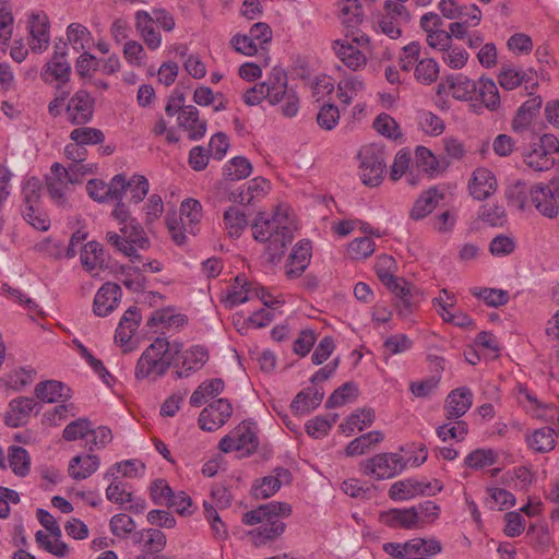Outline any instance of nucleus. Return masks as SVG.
I'll list each match as a JSON object with an SVG mask.
<instances>
[{"label":"nucleus","mask_w":559,"mask_h":559,"mask_svg":"<svg viewBox=\"0 0 559 559\" xmlns=\"http://www.w3.org/2000/svg\"><path fill=\"white\" fill-rule=\"evenodd\" d=\"M141 322V314L136 307H130L126 310L115 333V343L119 345L123 352H131L134 348L133 335Z\"/></svg>","instance_id":"19"},{"label":"nucleus","mask_w":559,"mask_h":559,"mask_svg":"<svg viewBox=\"0 0 559 559\" xmlns=\"http://www.w3.org/2000/svg\"><path fill=\"white\" fill-rule=\"evenodd\" d=\"M252 164L243 156H236L227 160L223 167V176L229 181L246 179L252 173Z\"/></svg>","instance_id":"53"},{"label":"nucleus","mask_w":559,"mask_h":559,"mask_svg":"<svg viewBox=\"0 0 559 559\" xmlns=\"http://www.w3.org/2000/svg\"><path fill=\"white\" fill-rule=\"evenodd\" d=\"M507 197L512 205L522 211L533 206L547 218H555L559 214V188L555 182L527 187L519 181L509 188Z\"/></svg>","instance_id":"3"},{"label":"nucleus","mask_w":559,"mask_h":559,"mask_svg":"<svg viewBox=\"0 0 559 559\" xmlns=\"http://www.w3.org/2000/svg\"><path fill=\"white\" fill-rule=\"evenodd\" d=\"M81 262L83 267L93 274H96L105 264L103 247L96 241L85 243L81 251Z\"/></svg>","instance_id":"46"},{"label":"nucleus","mask_w":559,"mask_h":559,"mask_svg":"<svg viewBox=\"0 0 559 559\" xmlns=\"http://www.w3.org/2000/svg\"><path fill=\"white\" fill-rule=\"evenodd\" d=\"M383 439L384 435L380 430L369 431L352 440L345 449V454L347 456L362 455L381 443Z\"/></svg>","instance_id":"44"},{"label":"nucleus","mask_w":559,"mask_h":559,"mask_svg":"<svg viewBox=\"0 0 559 559\" xmlns=\"http://www.w3.org/2000/svg\"><path fill=\"white\" fill-rule=\"evenodd\" d=\"M535 74L532 69L524 71L511 64H503L498 74V82L506 91H513L522 84H525L526 90H534L538 85Z\"/></svg>","instance_id":"20"},{"label":"nucleus","mask_w":559,"mask_h":559,"mask_svg":"<svg viewBox=\"0 0 559 559\" xmlns=\"http://www.w3.org/2000/svg\"><path fill=\"white\" fill-rule=\"evenodd\" d=\"M419 479L405 478L390 486L388 496L393 501H407L418 497Z\"/></svg>","instance_id":"52"},{"label":"nucleus","mask_w":559,"mask_h":559,"mask_svg":"<svg viewBox=\"0 0 559 559\" xmlns=\"http://www.w3.org/2000/svg\"><path fill=\"white\" fill-rule=\"evenodd\" d=\"M207 360L209 354L204 347L200 345L192 346L182 354V367L176 371V378L189 377L191 372L200 370Z\"/></svg>","instance_id":"38"},{"label":"nucleus","mask_w":559,"mask_h":559,"mask_svg":"<svg viewBox=\"0 0 559 559\" xmlns=\"http://www.w3.org/2000/svg\"><path fill=\"white\" fill-rule=\"evenodd\" d=\"M106 238L111 246L131 258L132 261L140 259L135 247L143 249L148 246V239L143 228L135 221L121 226L120 234L108 231Z\"/></svg>","instance_id":"6"},{"label":"nucleus","mask_w":559,"mask_h":559,"mask_svg":"<svg viewBox=\"0 0 559 559\" xmlns=\"http://www.w3.org/2000/svg\"><path fill=\"white\" fill-rule=\"evenodd\" d=\"M131 540L140 550L131 554L130 559H167L160 552L165 549L166 535L157 528H143L131 535Z\"/></svg>","instance_id":"11"},{"label":"nucleus","mask_w":559,"mask_h":559,"mask_svg":"<svg viewBox=\"0 0 559 559\" xmlns=\"http://www.w3.org/2000/svg\"><path fill=\"white\" fill-rule=\"evenodd\" d=\"M121 288L115 283H105L96 293L93 302V311L97 317H106L119 305Z\"/></svg>","instance_id":"23"},{"label":"nucleus","mask_w":559,"mask_h":559,"mask_svg":"<svg viewBox=\"0 0 559 559\" xmlns=\"http://www.w3.org/2000/svg\"><path fill=\"white\" fill-rule=\"evenodd\" d=\"M558 436L550 427H542L528 431L525 441L530 450L535 453H548L556 448Z\"/></svg>","instance_id":"33"},{"label":"nucleus","mask_w":559,"mask_h":559,"mask_svg":"<svg viewBox=\"0 0 559 559\" xmlns=\"http://www.w3.org/2000/svg\"><path fill=\"white\" fill-rule=\"evenodd\" d=\"M295 229L293 211L288 205L275 207L271 218L258 216L252 225V235L257 241L266 243V251L272 262L284 254L293 240Z\"/></svg>","instance_id":"1"},{"label":"nucleus","mask_w":559,"mask_h":559,"mask_svg":"<svg viewBox=\"0 0 559 559\" xmlns=\"http://www.w3.org/2000/svg\"><path fill=\"white\" fill-rule=\"evenodd\" d=\"M72 142L78 143L81 146L95 145L103 143L105 134L102 130L92 127H80L73 129L69 135Z\"/></svg>","instance_id":"60"},{"label":"nucleus","mask_w":559,"mask_h":559,"mask_svg":"<svg viewBox=\"0 0 559 559\" xmlns=\"http://www.w3.org/2000/svg\"><path fill=\"white\" fill-rule=\"evenodd\" d=\"M449 87L453 98L457 100H471L474 98L476 88V81L471 80L462 73L451 74L444 79V82L439 84L438 93Z\"/></svg>","instance_id":"31"},{"label":"nucleus","mask_w":559,"mask_h":559,"mask_svg":"<svg viewBox=\"0 0 559 559\" xmlns=\"http://www.w3.org/2000/svg\"><path fill=\"white\" fill-rule=\"evenodd\" d=\"M542 98L539 96H534L527 99L525 103L521 105L518 109V112L513 119L512 126L514 130H523L530 126L533 118L539 111L542 106Z\"/></svg>","instance_id":"55"},{"label":"nucleus","mask_w":559,"mask_h":559,"mask_svg":"<svg viewBox=\"0 0 559 559\" xmlns=\"http://www.w3.org/2000/svg\"><path fill=\"white\" fill-rule=\"evenodd\" d=\"M71 67L66 58V52L56 51L51 59L45 63L40 71V78L45 83L57 82L58 85L64 84L70 79Z\"/></svg>","instance_id":"24"},{"label":"nucleus","mask_w":559,"mask_h":559,"mask_svg":"<svg viewBox=\"0 0 559 559\" xmlns=\"http://www.w3.org/2000/svg\"><path fill=\"white\" fill-rule=\"evenodd\" d=\"M440 73V66L433 58H424L419 60L414 68L416 81L424 85L435 83Z\"/></svg>","instance_id":"56"},{"label":"nucleus","mask_w":559,"mask_h":559,"mask_svg":"<svg viewBox=\"0 0 559 559\" xmlns=\"http://www.w3.org/2000/svg\"><path fill=\"white\" fill-rule=\"evenodd\" d=\"M497 179L493 173L485 167L476 168L468 182V191L476 200H485L497 190Z\"/></svg>","instance_id":"22"},{"label":"nucleus","mask_w":559,"mask_h":559,"mask_svg":"<svg viewBox=\"0 0 559 559\" xmlns=\"http://www.w3.org/2000/svg\"><path fill=\"white\" fill-rule=\"evenodd\" d=\"M374 270L379 280L384 285L394 283V278H396L395 273L397 271V264L393 257L388 254L379 255L374 264Z\"/></svg>","instance_id":"63"},{"label":"nucleus","mask_w":559,"mask_h":559,"mask_svg":"<svg viewBox=\"0 0 559 559\" xmlns=\"http://www.w3.org/2000/svg\"><path fill=\"white\" fill-rule=\"evenodd\" d=\"M258 285L249 283L243 276H237L222 297V301L227 308H234L253 299V295H258Z\"/></svg>","instance_id":"27"},{"label":"nucleus","mask_w":559,"mask_h":559,"mask_svg":"<svg viewBox=\"0 0 559 559\" xmlns=\"http://www.w3.org/2000/svg\"><path fill=\"white\" fill-rule=\"evenodd\" d=\"M292 514V507L286 502L271 501L242 514L245 525H259L250 530L247 536L255 547H262L277 539L286 528L282 519Z\"/></svg>","instance_id":"2"},{"label":"nucleus","mask_w":559,"mask_h":559,"mask_svg":"<svg viewBox=\"0 0 559 559\" xmlns=\"http://www.w3.org/2000/svg\"><path fill=\"white\" fill-rule=\"evenodd\" d=\"M225 383L222 379L215 378L202 382L190 396V405L193 407L202 406L207 399L214 397L223 392Z\"/></svg>","instance_id":"51"},{"label":"nucleus","mask_w":559,"mask_h":559,"mask_svg":"<svg viewBox=\"0 0 559 559\" xmlns=\"http://www.w3.org/2000/svg\"><path fill=\"white\" fill-rule=\"evenodd\" d=\"M312 247L310 241L301 240L293 249L287 264V275L299 276L308 266L311 259Z\"/></svg>","instance_id":"39"},{"label":"nucleus","mask_w":559,"mask_h":559,"mask_svg":"<svg viewBox=\"0 0 559 559\" xmlns=\"http://www.w3.org/2000/svg\"><path fill=\"white\" fill-rule=\"evenodd\" d=\"M270 191L271 182L264 177L258 176L231 191L228 200L241 205H251L264 199Z\"/></svg>","instance_id":"16"},{"label":"nucleus","mask_w":559,"mask_h":559,"mask_svg":"<svg viewBox=\"0 0 559 559\" xmlns=\"http://www.w3.org/2000/svg\"><path fill=\"white\" fill-rule=\"evenodd\" d=\"M416 510L412 507L393 508L380 513V522L391 528L418 530Z\"/></svg>","instance_id":"30"},{"label":"nucleus","mask_w":559,"mask_h":559,"mask_svg":"<svg viewBox=\"0 0 559 559\" xmlns=\"http://www.w3.org/2000/svg\"><path fill=\"white\" fill-rule=\"evenodd\" d=\"M412 508L416 510V524L418 530L433 523L439 518L441 511L440 507L430 500L412 506Z\"/></svg>","instance_id":"62"},{"label":"nucleus","mask_w":559,"mask_h":559,"mask_svg":"<svg viewBox=\"0 0 559 559\" xmlns=\"http://www.w3.org/2000/svg\"><path fill=\"white\" fill-rule=\"evenodd\" d=\"M408 21V13L404 4L386 0L382 11L377 16V31L391 39L402 35V25Z\"/></svg>","instance_id":"13"},{"label":"nucleus","mask_w":559,"mask_h":559,"mask_svg":"<svg viewBox=\"0 0 559 559\" xmlns=\"http://www.w3.org/2000/svg\"><path fill=\"white\" fill-rule=\"evenodd\" d=\"M99 465V457L95 454L76 455L70 460L68 473L74 480H83L93 475Z\"/></svg>","instance_id":"35"},{"label":"nucleus","mask_w":559,"mask_h":559,"mask_svg":"<svg viewBox=\"0 0 559 559\" xmlns=\"http://www.w3.org/2000/svg\"><path fill=\"white\" fill-rule=\"evenodd\" d=\"M497 462V454L491 449H476L464 459V465L472 469H481Z\"/></svg>","instance_id":"61"},{"label":"nucleus","mask_w":559,"mask_h":559,"mask_svg":"<svg viewBox=\"0 0 559 559\" xmlns=\"http://www.w3.org/2000/svg\"><path fill=\"white\" fill-rule=\"evenodd\" d=\"M366 88V83L359 75H345L337 84V98L346 106L358 97Z\"/></svg>","instance_id":"40"},{"label":"nucleus","mask_w":559,"mask_h":559,"mask_svg":"<svg viewBox=\"0 0 559 559\" xmlns=\"http://www.w3.org/2000/svg\"><path fill=\"white\" fill-rule=\"evenodd\" d=\"M391 546L395 549H400V554L403 556H411L415 558H429L430 556H435L442 550L441 543L433 537L413 538L403 545L397 544L396 546Z\"/></svg>","instance_id":"26"},{"label":"nucleus","mask_w":559,"mask_h":559,"mask_svg":"<svg viewBox=\"0 0 559 559\" xmlns=\"http://www.w3.org/2000/svg\"><path fill=\"white\" fill-rule=\"evenodd\" d=\"M70 389L57 380L39 382L35 388L36 396L46 403H55L59 399H68Z\"/></svg>","instance_id":"50"},{"label":"nucleus","mask_w":559,"mask_h":559,"mask_svg":"<svg viewBox=\"0 0 559 559\" xmlns=\"http://www.w3.org/2000/svg\"><path fill=\"white\" fill-rule=\"evenodd\" d=\"M231 414V404L225 399H218L204 407L200 413V428L210 432L215 431L228 421Z\"/></svg>","instance_id":"17"},{"label":"nucleus","mask_w":559,"mask_h":559,"mask_svg":"<svg viewBox=\"0 0 559 559\" xmlns=\"http://www.w3.org/2000/svg\"><path fill=\"white\" fill-rule=\"evenodd\" d=\"M376 419V414L372 408L365 407L357 409L350 414L344 423L340 425V430L346 436L353 435L356 430L361 431L370 427Z\"/></svg>","instance_id":"42"},{"label":"nucleus","mask_w":559,"mask_h":559,"mask_svg":"<svg viewBox=\"0 0 559 559\" xmlns=\"http://www.w3.org/2000/svg\"><path fill=\"white\" fill-rule=\"evenodd\" d=\"M35 540L40 548L56 557L63 558L69 554V547L61 537H52L49 533L37 531Z\"/></svg>","instance_id":"58"},{"label":"nucleus","mask_w":559,"mask_h":559,"mask_svg":"<svg viewBox=\"0 0 559 559\" xmlns=\"http://www.w3.org/2000/svg\"><path fill=\"white\" fill-rule=\"evenodd\" d=\"M202 219V205L195 199H186L180 205V217L176 213H168L166 216V225L171 239L177 245H183L188 235H197L199 224Z\"/></svg>","instance_id":"5"},{"label":"nucleus","mask_w":559,"mask_h":559,"mask_svg":"<svg viewBox=\"0 0 559 559\" xmlns=\"http://www.w3.org/2000/svg\"><path fill=\"white\" fill-rule=\"evenodd\" d=\"M436 432L443 442L449 440L463 441L467 436L468 426L464 420L448 419L445 424L437 428Z\"/></svg>","instance_id":"57"},{"label":"nucleus","mask_w":559,"mask_h":559,"mask_svg":"<svg viewBox=\"0 0 559 559\" xmlns=\"http://www.w3.org/2000/svg\"><path fill=\"white\" fill-rule=\"evenodd\" d=\"M475 99L489 111H497L500 108L501 100L496 82L487 76H480L476 81Z\"/></svg>","instance_id":"32"},{"label":"nucleus","mask_w":559,"mask_h":559,"mask_svg":"<svg viewBox=\"0 0 559 559\" xmlns=\"http://www.w3.org/2000/svg\"><path fill=\"white\" fill-rule=\"evenodd\" d=\"M358 157L360 164L358 173L361 181L366 186H379L383 179L385 169L384 153L377 145H365L359 151Z\"/></svg>","instance_id":"9"},{"label":"nucleus","mask_w":559,"mask_h":559,"mask_svg":"<svg viewBox=\"0 0 559 559\" xmlns=\"http://www.w3.org/2000/svg\"><path fill=\"white\" fill-rule=\"evenodd\" d=\"M337 16L347 29H356L364 21V10L359 0H338Z\"/></svg>","instance_id":"37"},{"label":"nucleus","mask_w":559,"mask_h":559,"mask_svg":"<svg viewBox=\"0 0 559 559\" xmlns=\"http://www.w3.org/2000/svg\"><path fill=\"white\" fill-rule=\"evenodd\" d=\"M27 28L29 32V49L35 53L46 51L50 44V21L48 15L43 11L29 13Z\"/></svg>","instance_id":"15"},{"label":"nucleus","mask_w":559,"mask_h":559,"mask_svg":"<svg viewBox=\"0 0 559 559\" xmlns=\"http://www.w3.org/2000/svg\"><path fill=\"white\" fill-rule=\"evenodd\" d=\"M288 471L285 468L276 469V475H267L258 480L252 486V495L257 499H266L275 495L282 485V477H286Z\"/></svg>","instance_id":"47"},{"label":"nucleus","mask_w":559,"mask_h":559,"mask_svg":"<svg viewBox=\"0 0 559 559\" xmlns=\"http://www.w3.org/2000/svg\"><path fill=\"white\" fill-rule=\"evenodd\" d=\"M385 286L399 298L396 304L399 313L404 317L408 316L413 311L415 305L412 295V286L403 278L399 277L394 278L393 284H385Z\"/></svg>","instance_id":"49"},{"label":"nucleus","mask_w":559,"mask_h":559,"mask_svg":"<svg viewBox=\"0 0 559 559\" xmlns=\"http://www.w3.org/2000/svg\"><path fill=\"white\" fill-rule=\"evenodd\" d=\"M474 395L469 388L460 386L445 397L443 411L447 419H460L473 405Z\"/></svg>","instance_id":"21"},{"label":"nucleus","mask_w":559,"mask_h":559,"mask_svg":"<svg viewBox=\"0 0 559 559\" xmlns=\"http://www.w3.org/2000/svg\"><path fill=\"white\" fill-rule=\"evenodd\" d=\"M370 38L361 34L347 39H335L332 41V50L335 56L352 71H360L367 66V57L358 47L368 46Z\"/></svg>","instance_id":"10"},{"label":"nucleus","mask_w":559,"mask_h":559,"mask_svg":"<svg viewBox=\"0 0 559 559\" xmlns=\"http://www.w3.org/2000/svg\"><path fill=\"white\" fill-rule=\"evenodd\" d=\"M7 465L12 469L14 475L25 477L31 472V456L26 449L20 445H10L8 448Z\"/></svg>","instance_id":"43"},{"label":"nucleus","mask_w":559,"mask_h":559,"mask_svg":"<svg viewBox=\"0 0 559 559\" xmlns=\"http://www.w3.org/2000/svg\"><path fill=\"white\" fill-rule=\"evenodd\" d=\"M266 100L271 105L280 104L285 95L290 91L287 88L288 79L284 70L273 68L269 76L262 82Z\"/></svg>","instance_id":"29"},{"label":"nucleus","mask_w":559,"mask_h":559,"mask_svg":"<svg viewBox=\"0 0 559 559\" xmlns=\"http://www.w3.org/2000/svg\"><path fill=\"white\" fill-rule=\"evenodd\" d=\"M559 152V142L552 134H544L538 142L533 143L530 151L524 155V163L535 171L550 169L554 164V153Z\"/></svg>","instance_id":"12"},{"label":"nucleus","mask_w":559,"mask_h":559,"mask_svg":"<svg viewBox=\"0 0 559 559\" xmlns=\"http://www.w3.org/2000/svg\"><path fill=\"white\" fill-rule=\"evenodd\" d=\"M258 444L254 424L242 421L221 439L218 448L224 453L235 451L241 455H250L257 450Z\"/></svg>","instance_id":"8"},{"label":"nucleus","mask_w":559,"mask_h":559,"mask_svg":"<svg viewBox=\"0 0 559 559\" xmlns=\"http://www.w3.org/2000/svg\"><path fill=\"white\" fill-rule=\"evenodd\" d=\"M177 119L179 126L188 131L191 140H199L206 132V123L199 119V110L194 106L181 108Z\"/></svg>","instance_id":"36"},{"label":"nucleus","mask_w":559,"mask_h":559,"mask_svg":"<svg viewBox=\"0 0 559 559\" xmlns=\"http://www.w3.org/2000/svg\"><path fill=\"white\" fill-rule=\"evenodd\" d=\"M180 352L181 344L170 343L165 337L155 338L138 359L134 369L135 379L155 382L167 373Z\"/></svg>","instance_id":"4"},{"label":"nucleus","mask_w":559,"mask_h":559,"mask_svg":"<svg viewBox=\"0 0 559 559\" xmlns=\"http://www.w3.org/2000/svg\"><path fill=\"white\" fill-rule=\"evenodd\" d=\"M66 111L72 124H85L93 118L94 99L87 91L79 90L70 98Z\"/></svg>","instance_id":"18"},{"label":"nucleus","mask_w":559,"mask_h":559,"mask_svg":"<svg viewBox=\"0 0 559 559\" xmlns=\"http://www.w3.org/2000/svg\"><path fill=\"white\" fill-rule=\"evenodd\" d=\"M135 29L142 38L146 47L154 51L162 46V35L154 27L153 15L144 10H139L134 13Z\"/></svg>","instance_id":"25"},{"label":"nucleus","mask_w":559,"mask_h":559,"mask_svg":"<svg viewBox=\"0 0 559 559\" xmlns=\"http://www.w3.org/2000/svg\"><path fill=\"white\" fill-rule=\"evenodd\" d=\"M415 159L417 167L431 177L439 175L448 167V163L444 159L438 158L425 146L416 147Z\"/></svg>","instance_id":"41"},{"label":"nucleus","mask_w":559,"mask_h":559,"mask_svg":"<svg viewBox=\"0 0 559 559\" xmlns=\"http://www.w3.org/2000/svg\"><path fill=\"white\" fill-rule=\"evenodd\" d=\"M406 467L404 457L394 452H385L373 455L360 463L364 475L376 480H384L401 474Z\"/></svg>","instance_id":"7"},{"label":"nucleus","mask_w":559,"mask_h":559,"mask_svg":"<svg viewBox=\"0 0 559 559\" xmlns=\"http://www.w3.org/2000/svg\"><path fill=\"white\" fill-rule=\"evenodd\" d=\"M36 402L31 397L14 399L9 403L3 421L8 427L17 428L27 423Z\"/></svg>","instance_id":"28"},{"label":"nucleus","mask_w":559,"mask_h":559,"mask_svg":"<svg viewBox=\"0 0 559 559\" xmlns=\"http://www.w3.org/2000/svg\"><path fill=\"white\" fill-rule=\"evenodd\" d=\"M46 188L52 202L58 206L68 204V194L71 191L72 181L68 169L60 163H53L50 171L45 177Z\"/></svg>","instance_id":"14"},{"label":"nucleus","mask_w":559,"mask_h":559,"mask_svg":"<svg viewBox=\"0 0 559 559\" xmlns=\"http://www.w3.org/2000/svg\"><path fill=\"white\" fill-rule=\"evenodd\" d=\"M187 322V317L182 313L176 312L171 308H164L156 310L152 313L147 321L148 325H162L168 329H178L183 326Z\"/></svg>","instance_id":"54"},{"label":"nucleus","mask_w":559,"mask_h":559,"mask_svg":"<svg viewBox=\"0 0 559 559\" xmlns=\"http://www.w3.org/2000/svg\"><path fill=\"white\" fill-rule=\"evenodd\" d=\"M248 226L247 215L236 206H229L223 214V227L231 238H239Z\"/></svg>","instance_id":"48"},{"label":"nucleus","mask_w":559,"mask_h":559,"mask_svg":"<svg viewBox=\"0 0 559 559\" xmlns=\"http://www.w3.org/2000/svg\"><path fill=\"white\" fill-rule=\"evenodd\" d=\"M444 199V193L437 187L424 191L415 201L411 211V218L419 221L429 215Z\"/></svg>","instance_id":"34"},{"label":"nucleus","mask_w":559,"mask_h":559,"mask_svg":"<svg viewBox=\"0 0 559 559\" xmlns=\"http://www.w3.org/2000/svg\"><path fill=\"white\" fill-rule=\"evenodd\" d=\"M336 415L316 416L306 424L307 433L316 439L325 437L335 424Z\"/></svg>","instance_id":"64"},{"label":"nucleus","mask_w":559,"mask_h":559,"mask_svg":"<svg viewBox=\"0 0 559 559\" xmlns=\"http://www.w3.org/2000/svg\"><path fill=\"white\" fill-rule=\"evenodd\" d=\"M323 400V393L314 388L299 392L292 402V411L296 415H306L317 408Z\"/></svg>","instance_id":"45"},{"label":"nucleus","mask_w":559,"mask_h":559,"mask_svg":"<svg viewBox=\"0 0 559 559\" xmlns=\"http://www.w3.org/2000/svg\"><path fill=\"white\" fill-rule=\"evenodd\" d=\"M469 292L489 307H500L509 301V293L504 289L475 286Z\"/></svg>","instance_id":"59"}]
</instances>
